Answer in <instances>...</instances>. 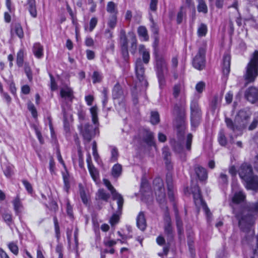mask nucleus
Listing matches in <instances>:
<instances>
[{
  "mask_svg": "<svg viewBox=\"0 0 258 258\" xmlns=\"http://www.w3.org/2000/svg\"><path fill=\"white\" fill-rule=\"evenodd\" d=\"M185 126L184 121L181 119L176 124L177 139H172L170 143L173 151L179 154L183 161L186 160V153L190 152L193 136L191 134H187L184 139Z\"/></svg>",
  "mask_w": 258,
  "mask_h": 258,
  "instance_id": "f257e3e1",
  "label": "nucleus"
},
{
  "mask_svg": "<svg viewBox=\"0 0 258 258\" xmlns=\"http://www.w3.org/2000/svg\"><path fill=\"white\" fill-rule=\"evenodd\" d=\"M92 117V121L94 126L89 123L81 124L78 126L80 135L84 140L89 142L98 133V109L96 106L90 109Z\"/></svg>",
  "mask_w": 258,
  "mask_h": 258,
  "instance_id": "f03ea898",
  "label": "nucleus"
},
{
  "mask_svg": "<svg viewBox=\"0 0 258 258\" xmlns=\"http://www.w3.org/2000/svg\"><path fill=\"white\" fill-rule=\"evenodd\" d=\"M250 115L249 110L241 109L235 116L234 121L229 118H225V121L226 126L234 132L241 131L247 126Z\"/></svg>",
  "mask_w": 258,
  "mask_h": 258,
  "instance_id": "7ed1b4c3",
  "label": "nucleus"
},
{
  "mask_svg": "<svg viewBox=\"0 0 258 258\" xmlns=\"http://www.w3.org/2000/svg\"><path fill=\"white\" fill-rule=\"evenodd\" d=\"M258 76V51L254 52L252 58L247 64L244 77L248 82H253Z\"/></svg>",
  "mask_w": 258,
  "mask_h": 258,
  "instance_id": "20e7f679",
  "label": "nucleus"
},
{
  "mask_svg": "<svg viewBox=\"0 0 258 258\" xmlns=\"http://www.w3.org/2000/svg\"><path fill=\"white\" fill-rule=\"evenodd\" d=\"M112 97L118 111H125V94L121 86L116 84L112 91Z\"/></svg>",
  "mask_w": 258,
  "mask_h": 258,
  "instance_id": "39448f33",
  "label": "nucleus"
},
{
  "mask_svg": "<svg viewBox=\"0 0 258 258\" xmlns=\"http://www.w3.org/2000/svg\"><path fill=\"white\" fill-rule=\"evenodd\" d=\"M190 119L192 126L198 125L202 115V112L197 100H192L190 103Z\"/></svg>",
  "mask_w": 258,
  "mask_h": 258,
  "instance_id": "423d86ee",
  "label": "nucleus"
},
{
  "mask_svg": "<svg viewBox=\"0 0 258 258\" xmlns=\"http://www.w3.org/2000/svg\"><path fill=\"white\" fill-rule=\"evenodd\" d=\"M206 51V46L199 48L197 54L196 55L192 61V64L196 69L201 70L205 66V53Z\"/></svg>",
  "mask_w": 258,
  "mask_h": 258,
  "instance_id": "0eeeda50",
  "label": "nucleus"
},
{
  "mask_svg": "<svg viewBox=\"0 0 258 258\" xmlns=\"http://www.w3.org/2000/svg\"><path fill=\"white\" fill-rule=\"evenodd\" d=\"M154 188L156 190L155 193L157 196V200L160 203H163L165 201V194L163 184L161 178H157L154 181Z\"/></svg>",
  "mask_w": 258,
  "mask_h": 258,
  "instance_id": "6e6552de",
  "label": "nucleus"
},
{
  "mask_svg": "<svg viewBox=\"0 0 258 258\" xmlns=\"http://www.w3.org/2000/svg\"><path fill=\"white\" fill-rule=\"evenodd\" d=\"M135 68L137 78L144 85L147 86L148 83L147 81L145 80L144 77L145 69L141 58H139L137 59Z\"/></svg>",
  "mask_w": 258,
  "mask_h": 258,
  "instance_id": "1a4fd4ad",
  "label": "nucleus"
},
{
  "mask_svg": "<svg viewBox=\"0 0 258 258\" xmlns=\"http://www.w3.org/2000/svg\"><path fill=\"white\" fill-rule=\"evenodd\" d=\"M238 173L243 180H247L249 177L253 175L251 166L246 163L241 164L238 170Z\"/></svg>",
  "mask_w": 258,
  "mask_h": 258,
  "instance_id": "9d476101",
  "label": "nucleus"
},
{
  "mask_svg": "<svg viewBox=\"0 0 258 258\" xmlns=\"http://www.w3.org/2000/svg\"><path fill=\"white\" fill-rule=\"evenodd\" d=\"M156 66L159 80L161 81L163 74L167 71L166 63L164 58L160 55L156 56Z\"/></svg>",
  "mask_w": 258,
  "mask_h": 258,
  "instance_id": "9b49d317",
  "label": "nucleus"
},
{
  "mask_svg": "<svg viewBox=\"0 0 258 258\" xmlns=\"http://www.w3.org/2000/svg\"><path fill=\"white\" fill-rule=\"evenodd\" d=\"M237 217L239 221V226L243 230L249 228L254 223V219L251 216H242L241 217L237 216Z\"/></svg>",
  "mask_w": 258,
  "mask_h": 258,
  "instance_id": "f8f14e48",
  "label": "nucleus"
},
{
  "mask_svg": "<svg viewBox=\"0 0 258 258\" xmlns=\"http://www.w3.org/2000/svg\"><path fill=\"white\" fill-rule=\"evenodd\" d=\"M245 182V186L246 189L254 191L258 190V176L252 175L248 178L247 180H244Z\"/></svg>",
  "mask_w": 258,
  "mask_h": 258,
  "instance_id": "ddd939ff",
  "label": "nucleus"
},
{
  "mask_svg": "<svg viewBox=\"0 0 258 258\" xmlns=\"http://www.w3.org/2000/svg\"><path fill=\"white\" fill-rule=\"evenodd\" d=\"M245 97L252 103L258 100V90L255 87L248 88L245 92Z\"/></svg>",
  "mask_w": 258,
  "mask_h": 258,
  "instance_id": "4468645a",
  "label": "nucleus"
},
{
  "mask_svg": "<svg viewBox=\"0 0 258 258\" xmlns=\"http://www.w3.org/2000/svg\"><path fill=\"white\" fill-rule=\"evenodd\" d=\"M164 232L170 238L173 237V229L171 226V219L168 213H166L164 218Z\"/></svg>",
  "mask_w": 258,
  "mask_h": 258,
  "instance_id": "2eb2a0df",
  "label": "nucleus"
},
{
  "mask_svg": "<svg viewBox=\"0 0 258 258\" xmlns=\"http://www.w3.org/2000/svg\"><path fill=\"white\" fill-rule=\"evenodd\" d=\"M230 71V56L225 54L223 56L222 63V71L224 75L227 76Z\"/></svg>",
  "mask_w": 258,
  "mask_h": 258,
  "instance_id": "dca6fc26",
  "label": "nucleus"
},
{
  "mask_svg": "<svg viewBox=\"0 0 258 258\" xmlns=\"http://www.w3.org/2000/svg\"><path fill=\"white\" fill-rule=\"evenodd\" d=\"M195 172L201 181H204L208 177V173L205 168L197 165L195 167Z\"/></svg>",
  "mask_w": 258,
  "mask_h": 258,
  "instance_id": "f3484780",
  "label": "nucleus"
},
{
  "mask_svg": "<svg viewBox=\"0 0 258 258\" xmlns=\"http://www.w3.org/2000/svg\"><path fill=\"white\" fill-rule=\"evenodd\" d=\"M163 156L164 159L165 160V163L166 164V166L168 170H170L172 168V165L171 163L170 157H171V153L169 151V149L168 147H164L163 148Z\"/></svg>",
  "mask_w": 258,
  "mask_h": 258,
  "instance_id": "a211bd4d",
  "label": "nucleus"
},
{
  "mask_svg": "<svg viewBox=\"0 0 258 258\" xmlns=\"http://www.w3.org/2000/svg\"><path fill=\"white\" fill-rule=\"evenodd\" d=\"M60 96L62 98L72 101L74 98L73 91L72 89L67 86L64 87L60 89Z\"/></svg>",
  "mask_w": 258,
  "mask_h": 258,
  "instance_id": "6ab92c4d",
  "label": "nucleus"
},
{
  "mask_svg": "<svg viewBox=\"0 0 258 258\" xmlns=\"http://www.w3.org/2000/svg\"><path fill=\"white\" fill-rule=\"evenodd\" d=\"M137 225L142 231H144L147 227L145 215L143 212L139 213L137 218Z\"/></svg>",
  "mask_w": 258,
  "mask_h": 258,
  "instance_id": "aec40b11",
  "label": "nucleus"
},
{
  "mask_svg": "<svg viewBox=\"0 0 258 258\" xmlns=\"http://www.w3.org/2000/svg\"><path fill=\"white\" fill-rule=\"evenodd\" d=\"M112 194V199L113 200L117 201V204L118 206V212L121 213L123 204L124 203V200L122 196L118 193L116 191L113 192Z\"/></svg>",
  "mask_w": 258,
  "mask_h": 258,
  "instance_id": "412c9836",
  "label": "nucleus"
},
{
  "mask_svg": "<svg viewBox=\"0 0 258 258\" xmlns=\"http://www.w3.org/2000/svg\"><path fill=\"white\" fill-rule=\"evenodd\" d=\"M245 195L242 191L236 192L232 198V202L234 204H239L245 199Z\"/></svg>",
  "mask_w": 258,
  "mask_h": 258,
  "instance_id": "4be33fe9",
  "label": "nucleus"
},
{
  "mask_svg": "<svg viewBox=\"0 0 258 258\" xmlns=\"http://www.w3.org/2000/svg\"><path fill=\"white\" fill-rule=\"evenodd\" d=\"M184 89L183 85L181 84H175L173 88V95L175 98H177L180 95L184 94Z\"/></svg>",
  "mask_w": 258,
  "mask_h": 258,
  "instance_id": "5701e85b",
  "label": "nucleus"
},
{
  "mask_svg": "<svg viewBox=\"0 0 258 258\" xmlns=\"http://www.w3.org/2000/svg\"><path fill=\"white\" fill-rule=\"evenodd\" d=\"M194 199L196 205H203L205 203L203 202L201 197V191L198 186H196L195 190L192 191Z\"/></svg>",
  "mask_w": 258,
  "mask_h": 258,
  "instance_id": "b1692460",
  "label": "nucleus"
},
{
  "mask_svg": "<svg viewBox=\"0 0 258 258\" xmlns=\"http://www.w3.org/2000/svg\"><path fill=\"white\" fill-rule=\"evenodd\" d=\"M139 52L142 56L144 62L147 64L150 60V53L145 48L144 45H140L139 46Z\"/></svg>",
  "mask_w": 258,
  "mask_h": 258,
  "instance_id": "393cba45",
  "label": "nucleus"
},
{
  "mask_svg": "<svg viewBox=\"0 0 258 258\" xmlns=\"http://www.w3.org/2000/svg\"><path fill=\"white\" fill-rule=\"evenodd\" d=\"M28 9L30 15L33 17H37V10L36 8V2L35 0H27Z\"/></svg>",
  "mask_w": 258,
  "mask_h": 258,
  "instance_id": "a878e982",
  "label": "nucleus"
},
{
  "mask_svg": "<svg viewBox=\"0 0 258 258\" xmlns=\"http://www.w3.org/2000/svg\"><path fill=\"white\" fill-rule=\"evenodd\" d=\"M43 46L39 43H36L33 47V52L35 56L38 58H41L43 54Z\"/></svg>",
  "mask_w": 258,
  "mask_h": 258,
  "instance_id": "bb28decb",
  "label": "nucleus"
},
{
  "mask_svg": "<svg viewBox=\"0 0 258 258\" xmlns=\"http://www.w3.org/2000/svg\"><path fill=\"white\" fill-rule=\"evenodd\" d=\"M14 209L17 215H19L21 212L23 206L20 198L17 197L13 201Z\"/></svg>",
  "mask_w": 258,
  "mask_h": 258,
  "instance_id": "cd10ccee",
  "label": "nucleus"
},
{
  "mask_svg": "<svg viewBox=\"0 0 258 258\" xmlns=\"http://www.w3.org/2000/svg\"><path fill=\"white\" fill-rule=\"evenodd\" d=\"M122 171V166L118 164H115L113 165L111 169V174L115 177L117 178L121 174Z\"/></svg>",
  "mask_w": 258,
  "mask_h": 258,
  "instance_id": "c85d7f7f",
  "label": "nucleus"
},
{
  "mask_svg": "<svg viewBox=\"0 0 258 258\" xmlns=\"http://www.w3.org/2000/svg\"><path fill=\"white\" fill-rule=\"evenodd\" d=\"M20 38H22L24 36L23 29L20 24H16L13 29L11 30V35L13 36L14 33Z\"/></svg>",
  "mask_w": 258,
  "mask_h": 258,
  "instance_id": "c756f323",
  "label": "nucleus"
},
{
  "mask_svg": "<svg viewBox=\"0 0 258 258\" xmlns=\"http://www.w3.org/2000/svg\"><path fill=\"white\" fill-rule=\"evenodd\" d=\"M174 211L175 213L176 223L178 230V233L179 235H181L183 232V229L182 227V222L178 216L177 210L175 208Z\"/></svg>",
  "mask_w": 258,
  "mask_h": 258,
  "instance_id": "7c9ffc66",
  "label": "nucleus"
},
{
  "mask_svg": "<svg viewBox=\"0 0 258 258\" xmlns=\"http://www.w3.org/2000/svg\"><path fill=\"white\" fill-rule=\"evenodd\" d=\"M96 198L99 200H102L107 202L110 198V195L107 193L103 189H99L96 193Z\"/></svg>",
  "mask_w": 258,
  "mask_h": 258,
  "instance_id": "2f4dec72",
  "label": "nucleus"
},
{
  "mask_svg": "<svg viewBox=\"0 0 258 258\" xmlns=\"http://www.w3.org/2000/svg\"><path fill=\"white\" fill-rule=\"evenodd\" d=\"M106 11L109 13L116 15L118 13L117 5L113 2H108L106 6Z\"/></svg>",
  "mask_w": 258,
  "mask_h": 258,
  "instance_id": "473e14b6",
  "label": "nucleus"
},
{
  "mask_svg": "<svg viewBox=\"0 0 258 258\" xmlns=\"http://www.w3.org/2000/svg\"><path fill=\"white\" fill-rule=\"evenodd\" d=\"M145 141L149 146H154L155 143L154 142L153 133L150 131H146L145 134Z\"/></svg>",
  "mask_w": 258,
  "mask_h": 258,
  "instance_id": "72a5a7b5",
  "label": "nucleus"
},
{
  "mask_svg": "<svg viewBox=\"0 0 258 258\" xmlns=\"http://www.w3.org/2000/svg\"><path fill=\"white\" fill-rule=\"evenodd\" d=\"M120 42L121 48L128 47V41L124 30H121L120 32Z\"/></svg>",
  "mask_w": 258,
  "mask_h": 258,
  "instance_id": "f704fd0d",
  "label": "nucleus"
},
{
  "mask_svg": "<svg viewBox=\"0 0 258 258\" xmlns=\"http://www.w3.org/2000/svg\"><path fill=\"white\" fill-rule=\"evenodd\" d=\"M131 39V52L132 53L136 52L137 47V40L135 35L133 33H129Z\"/></svg>",
  "mask_w": 258,
  "mask_h": 258,
  "instance_id": "c9c22d12",
  "label": "nucleus"
},
{
  "mask_svg": "<svg viewBox=\"0 0 258 258\" xmlns=\"http://www.w3.org/2000/svg\"><path fill=\"white\" fill-rule=\"evenodd\" d=\"M24 51L21 49L17 54V64L19 67H22L24 63Z\"/></svg>",
  "mask_w": 258,
  "mask_h": 258,
  "instance_id": "e433bc0d",
  "label": "nucleus"
},
{
  "mask_svg": "<svg viewBox=\"0 0 258 258\" xmlns=\"http://www.w3.org/2000/svg\"><path fill=\"white\" fill-rule=\"evenodd\" d=\"M138 33L139 35L142 37L144 40L147 41L149 39L147 30L144 26H140L138 28Z\"/></svg>",
  "mask_w": 258,
  "mask_h": 258,
  "instance_id": "4c0bfd02",
  "label": "nucleus"
},
{
  "mask_svg": "<svg viewBox=\"0 0 258 258\" xmlns=\"http://www.w3.org/2000/svg\"><path fill=\"white\" fill-rule=\"evenodd\" d=\"M2 217L7 225L11 226L13 223L12 215L11 213L7 211L5 212L2 214Z\"/></svg>",
  "mask_w": 258,
  "mask_h": 258,
  "instance_id": "58836bf2",
  "label": "nucleus"
},
{
  "mask_svg": "<svg viewBox=\"0 0 258 258\" xmlns=\"http://www.w3.org/2000/svg\"><path fill=\"white\" fill-rule=\"evenodd\" d=\"M90 174L94 181H96L98 177V172L93 165H89L88 168Z\"/></svg>",
  "mask_w": 258,
  "mask_h": 258,
  "instance_id": "ea45409f",
  "label": "nucleus"
},
{
  "mask_svg": "<svg viewBox=\"0 0 258 258\" xmlns=\"http://www.w3.org/2000/svg\"><path fill=\"white\" fill-rule=\"evenodd\" d=\"M117 23V16L115 15L110 16L108 21V26L111 29H114Z\"/></svg>",
  "mask_w": 258,
  "mask_h": 258,
  "instance_id": "a19ab883",
  "label": "nucleus"
},
{
  "mask_svg": "<svg viewBox=\"0 0 258 258\" xmlns=\"http://www.w3.org/2000/svg\"><path fill=\"white\" fill-rule=\"evenodd\" d=\"M160 117L159 113L157 111L151 112L150 121L153 124H156L159 122Z\"/></svg>",
  "mask_w": 258,
  "mask_h": 258,
  "instance_id": "79ce46f5",
  "label": "nucleus"
},
{
  "mask_svg": "<svg viewBox=\"0 0 258 258\" xmlns=\"http://www.w3.org/2000/svg\"><path fill=\"white\" fill-rule=\"evenodd\" d=\"M198 6V11L199 12H203L205 14L208 12L207 6L203 0H199Z\"/></svg>",
  "mask_w": 258,
  "mask_h": 258,
  "instance_id": "37998d69",
  "label": "nucleus"
},
{
  "mask_svg": "<svg viewBox=\"0 0 258 258\" xmlns=\"http://www.w3.org/2000/svg\"><path fill=\"white\" fill-rule=\"evenodd\" d=\"M246 210L251 213H258V202L250 203L246 206Z\"/></svg>",
  "mask_w": 258,
  "mask_h": 258,
  "instance_id": "c03bdc74",
  "label": "nucleus"
},
{
  "mask_svg": "<svg viewBox=\"0 0 258 258\" xmlns=\"http://www.w3.org/2000/svg\"><path fill=\"white\" fill-rule=\"evenodd\" d=\"M8 246L11 251L15 255H17L18 254L19 248L16 242H11L8 243Z\"/></svg>",
  "mask_w": 258,
  "mask_h": 258,
  "instance_id": "a18cd8bd",
  "label": "nucleus"
},
{
  "mask_svg": "<svg viewBox=\"0 0 258 258\" xmlns=\"http://www.w3.org/2000/svg\"><path fill=\"white\" fill-rule=\"evenodd\" d=\"M207 32V27L205 24H201L198 29V34L200 37L206 35Z\"/></svg>",
  "mask_w": 258,
  "mask_h": 258,
  "instance_id": "49530a36",
  "label": "nucleus"
},
{
  "mask_svg": "<svg viewBox=\"0 0 258 258\" xmlns=\"http://www.w3.org/2000/svg\"><path fill=\"white\" fill-rule=\"evenodd\" d=\"M24 71L29 81H32L33 79L32 73L29 64L27 62L24 64Z\"/></svg>",
  "mask_w": 258,
  "mask_h": 258,
  "instance_id": "de8ad7c7",
  "label": "nucleus"
},
{
  "mask_svg": "<svg viewBox=\"0 0 258 258\" xmlns=\"http://www.w3.org/2000/svg\"><path fill=\"white\" fill-rule=\"evenodd\" d=\"M218 142L222 146H225L227 144V139L223 131H221L219 133Z\"/></svg>",
  "mask_w": 258,
  "mask_h": 258,
  "instance_id": "09e8293b",
  "label": "nucleus"
},
{
  "mask_svg": "<svg viewBox=\"0 0 258 258\" xmlns=\"http://www.w3.org/2000/svg\"><path fill=\"white\" fill-rule=\"evenodd\" d=\"M62 113H63V115L64 128L66 132H69L70 131V124H69V122L67 121L66 111L63 107H62Z\"/></svg>",
  "mask_w": 258,
  "mask_h": 258,
  "instance_id": "8fccbe9b",
  "label": "nucleus"
},
{
  "mask_svg": "<svg viewBox=\"0 0 258 258\" xmlns=\"http://www.w3.org/2000/svg\"><path fill=\"white\" fill-rule=\"evenodd\" d=\"M111 156L110 158V161L112 162H114L117 160L118 157V152L116 148L113 147L111 150Z\"/></svg>",
  "mask_w": 258,
  "mask_h": 258,
  "instance_id": "3c124183",
  "label": "nucleus"
},
{
  "mask_svg": "<svg viewBox=\"0 0 258 258\" xmlns=\"http://www.w3.org/2000/svg\"><path fill=\"white\" fill-rule=\"evenodd\" d=\"M98 22V20L96 18H92L89 22V31L92 32L94 28L96 27Z\"/></svg>",
  "mask_w": 258,
  "mask_h": 258,
  "instance_id": "603ef678",
  "label": "nucleus"
},
{
  "mask_svg": "<svg viewBox=\"0 0 258 258\" xmlns=\"http://www.w3.org/2000/svg\"><path fill=\"white\" fill-rule=\"evenodd\" d=\"M119 220V215L117 214H114L110 219V223L112 226L117 224Z\"/></svg>",
  "mask_w": 258,
  "mask_h": 258,
  "instance_id": "864d4df0",
  "label": "nucleus"
},
{
  "mask_svg": "<svg viewBox=\"0 0 258 258\" xmlns=\"http://www.w3.org/2000/svg\"><path fill=\"white\" fill-rule=\"evenodd\" d=\"M205 88V83L203 82H199L196 86V90L199 93H201L204 90Z\"/></svg>",
  "mask_w": 258,
  "mask_h": 258,
  "instance_id": "5fc2aeb1",
  "label": "nucleus"
},
{
  "mask_svg": "<svg viewBox=\"0 0 258 258\" xmlns=\"http://www.w3.org/2000/svg\"><path fill=\"white\" fill-rule=\"evenodd\" d=\"M93 83H96L100 82L102 77L101 75L97 72H94L92 76Z\"/></svg>",
  "mask_w": 258,
  "mask_h": 258,
  "instance_id": "6e6d98bb",
  "label": "nucleus"
},
{
  "mask_svg": "<svg viewBox=\"0 0 258 258\" xmlns=\"http://www.w3.org/2000/svg\"><path fill=\"white\" fill-rule=\"evenodd\" d=\"M28 108L31 111L32 116L35 118L36 117L37 113L34 105L32 103H29L28 105Z\"/></svg>",
  "mask_w": 258,
  "mask_h": 258,
  "instance_id": "4d7b16f0",
  "label": "nucleus"
},
{
  "mask_svg": "<svg viewBox=\"0 0 258 258\" xmlns=\"http://www.w3.org/2000/svg\"><path fill=\"white\" fill-rule=\"evenodd\" d=\"M49 77L50 78V88L52 91H54L57 89V85L55 81L54 77L52 76L51 74H49Z\"/></svg>",
  "mask_w": 258,
  "mask_h": 258,
  "instance_id": "13d9d810",
  "label": "nucleus"
},
{
  "mask_svg": "<svg viewBox=\"0 0 258 258\" xmlns=\"http://www.w3.org/2000/svg\"><path fill=\"white\" fill-rule=\"evenodd\" d=\"M56 252L58 254V258H63V246L61 244L58 243L55 248Z\"/></svg>",
  "mask_w": 258,
  "mask_h": 258,
  "instance_id": "bf43d9fd",
  "label": "nucleus"
},
{
  "mask_svg": "<svg viewBox=\"0 0 258 258\" xmlns=\"http://www.w3.org/2000/svg\"><path fill=\"white\" fill-rule=\"evenodd\" d=\"M103 183L106 185V186L108 188V189L110 191L111 194L114 192V191H116L115 188L111 185V183L110 182V181L108 180H107L106 179H104Z\"/></svg>",
  "mask_w": 258,
  "mask_h": 258,
  "instance_id": "052dcab7",
  "label": "nucleus"
},
{
  "mask_svg": "<svg viewBox=\"0 0 258 258\" xmlns=\"http://www.w3.org/2000/svg\"><path fill=\"white\" fill-rule=\"evenodd\" d=\"M218 101V96L217 95H215L213 97L211 103V106L213 110H215L217 108Z\"/></svg>",
  "mask_w": 258,
  "mask_h": 258,
  "instance_id": "680f3d73",
  "label": "nucleus"
},
{
  "mask_svg": "<svg viewBox=\"0 0 258 258\" xmlns=\"http://www.w3.org/2000/svg\"><path fill=\"white\" fill-rule=\"evenodd\" d=\"M184 13L183 11V8L181 7L180 11L178 13L176 21L178 24L182 22Z\"/></svg>",
  "mask_w": 258,
  "mask_h": 258,
  "instance_id": "e2e57ef3",
  "label": "nucleus"
},
{
  "mask_svg": "<svg viewBox=\"0 0 258 258\" xmlns=\"http://www.w3.org/2000/svg\"><path fill=\"white\" fill-rule=\"evenodd\" d=\"M92 150H93V155L95 160H97L99 157V155L97 152V143L95 141H94L92 143Z\"/></svg>",
  "mask_w": 258,
  "mask_h": 258,
  "instance_id": "0e129e2a",
  "label": "nucleus"
},
{
  "mask_svg": "<svg viewBox=\"0 0 258 258\" xmlns=\"http://www.w3.org/2000/svg\"><path fill=\"white\" fill-rule=\"evenodd\" d=\"M219 182L222 184H226L228 182L227 175L224 173H221L219 176Z\"/></svg>",
  "mask_w": 258,
  "mask_h": 258,
  "instance_id": "69168bd1",
  "label": "nucleus"
},
{
  "mask_svg": "<svg viewBox=\"0 0 258 258\" xmlns=\"http://www.w3.org/2000/svg\"><path fill=\"white\" fill-rule=\"evenodd\" d=\"M166 183L167 185V188L173 187L172 184V175L170 173H167L166 175Z\"/></svg>",
  "mask_w": 258,
  "mask_h": 258,
  "instance_id": "338daca9",
  "label": "nucleus"
},
{
  "mask_svg": "<svg viewBox=\"0 0 258 258\" xmlns=\"http://www.w3.org/2000/svg\"><path fill=\"white\" fill-rule=\"evenodd\" d=\"M103 242L105 246L111 247V246L114 245L115 244H116V241L106 238L104 240Z\"/></svg>",
  "mask_w": 258,
  "mask_h": 258,
  "instance_id": "774afa93",
  "label": "nucleus"
}]
</instances>
